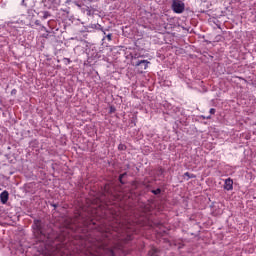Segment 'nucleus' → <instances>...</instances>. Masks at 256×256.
Masks as SVG:
<instances>
[{"mask_svg":"<svg viewBox=\"0 0 256 256\" xmlns=\"http://www.w3.org/2000/svg\"><path fill=\"white\" fill-rule=\"evenodd\" d=\"M210 114H211V115H215V109H214V108H211V109H210Z\"/></svg>","mask_w":256,"mask_h":256,"instance_id":"f8f14e48","label":"nucleus"},{"mask_svg":"<svg viewBox=\"0 0 256 256\" xmlns=\"http://www.w3.org/2000/svg\"><path fill=\"white\" fill-rule=\"evenodd\" d=\"M126 175V173H124V174H121L120 176H119V181H120V183H123V177Z\"/></svg>","mask_w":256,"mask_h":256,"instance_id":"9d476101","label":"nucleus"},{"mask_svg":"<svg viewBox=\"0 0 256 256\" xmlns=\"http://www.w3.org/2000/svg\"><path fill=\"white\" fill-rule=\"evenodd\" d=\"M100 30L104 33V35H106L105 30H103V28H100Z\"/></svg>","mask_w":256,"mask_h":256,"instance_id":"2eb2a0df","label":"nucleus"},{"mask_svg":"<svg viewBox=\"0 0 256 256\" xmlns=\"http://www.w3.org/2000/svg\"><path fill=\"white\" fill-rule=\"evenodd\" d=\"M111 229L112 231H114V233H118V234L123 233V225L121 224H118V226H112L111 228L102 229L101 231L105 233V237H109L110 235H113V233L111 232Z\"/></svg>","mask_w":256,"mask_h":256,"instance_id":"f257e3e1","label":"nucleus"},{"mask_svg":"<svg viewBox=\"0 0 256 256\" xmlns=\"http://www.w3.org/2000/svg\"><path fill=\"white\" fill-rule=\"evenodd\" d=\"M184 175H185L186 177H189V178L193 177V176H191V174H189V172H186Z\"/></svg>","mask_w":256,"mask_h":256,"instance_id":"ddd939ff","label":"nucleus"},{"mask_svg":"<svg viewBox=\"0 0 256 256\" xmlns=\"http://www.w3.org/2000/svg\"><path fill=\"white\" fill-rule=\"evenodd\" d=\"M172 10L174 13H183L185 11V3L181 0H172Z\"/></svg>","mask_w":256,"mask_h":256,"instance_id":"f03ea898","label":"nucleus"},{"mask_svg":"<svg viewBox=\"0 0 256 256\" xmlns=\"http://www.w3.org/2000/svg\"><path fill=\"white\" fill-rule=\"evenodd\" d=\"M152 193L154 194V195H159L160 193H161V189H156V190H152Z\"/></svg>","mask_w":256,"mask_h":256,"instance_id":"1a4fd4ad","label":"nucleus"},{"mask_svg":"<svg viewBox=\"0 0 256 256\" xmlns=\"http://www.w3.org/2000/svg\"><path fill=\"white\" fill-rule=\"evenodd\" d=\"M224 189H226V191H233V179L228 178L225 180Z\"/></svg>","mask_w":256,"mask_h":256,"instance_id":"20e7f679","label":"nucleus"},{"mask_svg":"<svg viewBox=\"0 0 256 256\" xmlns=\"http://www.w3.org/2000/svg\"><path fill=\"white\" fill-rule=\"evenodd\" d=\"M112 37H113L112 34H108V35L106 36V39H108V41H111Z\"/></svg>","mask_w":256,"mask_h":256,"instance_id":"9b49d317","label":"nucleus"},{"mask_svg":"<svg viewBox=\"0 0 256 256\" xmlns=\"http://www.w3.org/2000/svg\"><path fill=\"white\" fill-rule=\"evenodd\" d=\"M141 65H142V69H147L149 67V61L140 60L136 63V67H141Z\"/></svg>","mask_w":256,"mask_h":256,"instance_id":"423d86ee","label":"nucleus"},{"mask_svg":"<svg viewBox=\"0 0 256 256\" xmlns=\"http://www.w3.org/2000/svg\"><path fill=\"white\" fill-rule=\"evenodd\" d=\"M0 199H1V203H3L5 205V203H7V201H9V192L4 191L0 194Z\"/></svg>","mask_w":256,"mask_h":256,"instance_id":"39448f33","label":"nucleus"},{"mask_svg":"<svg viewBox=\"0 0 256 256\" xmlns=\"http://www.w3.org/2000/svg\"><path fill=\"white\" fill-rule=\"evenodd\" d=\"M130 240H131V237H128V238L125 240V242L130 241Z\"/></svg>","mask_w":256,"mask_h":256,"instance_id":"dca6fc26","label":"nucleus"},{"mask_svg":"<svg viewBox=\"0 0 256 256\" xmlns=\"http://www.w3.org/2000/svg\"><path fill=\"white\" fill-rule=\"evenodd\" d=\"M48 17H51V14L48 11H45L43 13V19H47Z\"/></svg>","mask_w":256,"mask_h":256,"instance_id":"6e6552de","label":"nucleus"},{"mask_svg":"<svg viewBox=\"0 0 256 256\" xmlns=\"http://www.w3.org/2000/svg\"><path fill=\"white\" fill-rule=\"evenodd\" d=\"M207 119H211V116H208Z\"/></svg>","mask_w":256,"mask_h":256,"instance_id":"f3484780","label":"nucleus"},{"mask_svg":"<svg viewBox=\"0 0 256 256\" xmlns=\"http://www.w3.org/2000/svg\"><path fill=\"white\" fill-rule=\"evenodd\" d=\"M33 229L40 235H45V232H43V224H41L39 220H34Z\"/></svg>","mask_w":256,"mask_h":256,"instance_id":"7ed1b4c3","label":"nucleus"},{"mask_svg":"<svg viewBox=\"0 0 256 256\" xmlns=\"http://www.w3.org/2000/svg\"><path fill=\"white\" fill-rule=\"evenodd\" d=\"M158 251H159V250H157V248H153V249L149 252V255H150V256H155V255H157Z\"/></svg>","mask_w":256,"mask_h":256,"instance_id":"0eeeda50","label":"nucleus"},{"mask_svg":"<svg viewBox=\"0 0 256 256\" xmlns=\"http://www.w3.org/2000/svg\"><path fill=\"white\" fill-rule=\"evenodd\" d=\"M124 148H125L124 145H121V144H120V145L118 146V149H124Z\"/></svg>","mask_w":256,"mask_h":256,"instance_id":"4468645a","label":"nucleus"},{"mask_svg":"<svg viewBox=\"0 0 256 256\" xmlns=\"http://www.w3.org/2000/svg\"><path fill=\"white\" fill-rule=\"evenodd\" d=\"M97 26L101 27V25L97 24Z\"/></svg>","mask_w":256,"mask_h":256,"instance_id":"6ab92c4d","label":"nucleus"},{"mask_svg":"<svg viewBox=\"0 0 256 256\" xmlns=\"http://www.w3.org/2000/svg\"><path fill=\"white\" fill-rule=\"evenodd\" d=\"M97 26L101 27V25L97 24Z\"/></svg>","mask_w":256,"mask_h":256,"instance_id":"a211bd4d","label":"nucleus"}]
</instances>
